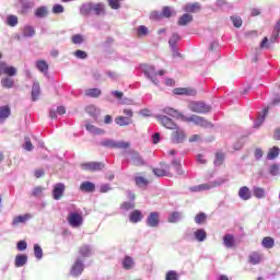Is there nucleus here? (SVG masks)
Wrapping results in <instances>:
<instances>
[{"label": "nucleus", "mask_w": 280, "mask_h": 280, "mask_svg": "<svg viewBox=\"0 0 280 280\" xmlns=\"http://www.w3.org/2000/svg\"><path fill=\"white\" fill-rule=\"evenodd\" d=\"M81 16H91L94 14L95 16H105L106 15V4L103 2H85L79 9Z\"/></svg>", "instance_id": "f257e3e1"}, {"label": "nucleus", "mask_w": 280, "mask_h": 280, "mask_svg": "<svg viewBox=\"0 0 280 280\" xmlns=\"http://www.w3.org/2000/svg\"><path fill=\"white\" fill-rule=\"evenodd\" d=\"M188 108L191 113H197L198 115H207V113H211V105H208L205 102L192 101L188 104Z\"/></svg>", "instance_id": "f03ea898"}, {"label": "nucleus", "mask_w": 280, "mask_h": 280, "mask_svg": "<svg viewBox=\"0 0 280 280\" xmlns=\"http://www.w3.org/2000/svg\"><path fill=\"white\" fill-rule=\"evenodd\" d=\"M102 148H114L115 150H128L130 142L115 141L113 139H103L98 143Z\"/></svg>", "instance_id": "7ed1b4c3"}, {"label": "nucleus", "mask_w": 280, "mask_h": 280, "mask_svg": "<svg viewBox=\"0 0 280 280\" xmlns=\"http://www.w3.org/2000/svg\"><path fill=\"white\" fill-rule=\"evenodd\" d=\"M140 69L148 80H150L155 86H159V79H156L159 72H156V68H154V66L143 63L140 66Z\"/></svg>", "instance_id": "20e7f679"}, {"label": "nucleus", "mask_w": 280, "mask_h": 280, "mask_svg": "<svg viewBox=\"0 0 280 280\" xmlns=\"http://www.w3.org/2000/svg\"><path fill=\"white\" fill-rule=\"evenodd\" d=\"M83 272H84V260H82V258L79 257L75 259L74 264L70 269V276H72L74 279H78V277H81Z\"/></svg>", "instance_id": "39448f33"}, {"label": "nucleus", "mask_w": 280, "mask_h": 280, "mask_svg": "<svg viewBox=\"0 0 280 280\" xmlns=\"http://www.w3.org/2000/svg\"><path fill=\"white\" fill-rule=\"evenodd\" d=\"M185 121L195 124V126H201V128H211V122H209L205 117L198 115H190L184 118Z\"/></svg>", "instance_id": "423d86ee"}, {"label": "nucleus", "mask_w": 280, "mask_h": 280, "mask_svg": "<svg viewBox=\"0 0 280 280\" xmlns=\"http://www.w3.org/2000/svg\"><path fill=\"white\" fill-rule=\"evenodd\" d=\"M187 139V133H185V130L177 127L174 129V131L171 135V141L175 144L185 143V140Z\"/></svg>", "instance_id": "0eeeda50"}, {"label": "nucleus", "mask_w": 280, "mask_h": 280, "mask_svg": "<svg viewBox=\"0 0 280 280\" xmlns=\"http://www.w3.org/2000/svg\"><path fill=\"white\" fill-rule=\"evenodd\" d=\"M34 217L31 213H25L22 215H16L12 219L11 226L13 229H19L21 224H27L30 220H32Z\"/></svg>", "instance_id": "6e6552de"}, {"label": "nucleus", "mask_w": 280, "mask_h": 280, "mask_svg": "<svg viewBox=\"0 0 280 280\" xmlns=\"http://www.w3.org/2000/svg\"><path fill=\"white\" fill-rule=\"evenodd\" d=\"M82 222H84V218H82V214L78 212H71L68 215V224H70L72 229H78L82 226Z\"/></svg>", "instance_id": "1a4fd4ad"}, {"label": "nucleus", "mask_w": 280, "mask_h": 280, "mask_svg": "<svg viewBox=\"0 0 280 280\" xmlns=\"http://www.w3.org/2000/svg\"><path fill=\"white\" fill-rule=\"evenodd\" d=\"M80 167L81 170H83V172H102V168L104 167V163L86 162V163H82Z\"/></svg>", "instance_id": "9d476101"}, {"label": "nucleus", "mask_w": 280, "mask_h": 280, "mask_svg": "<svg viewBox=\"0 0 280 280\" xmlns=\"http://www.w3.org/2000/svg\"><path fill=\"white\" fill-rule=\"evenodd\" d=\"M156 119L162 124V126H164V128H167L168 130H176L178 128V125H176L172 118L165 115H158Z\"/></svg>", "instance_id": "9b49d317"}, {"label": "nucleus", "mask_w": 280, "mask_h": 280, "mask_svg": "<svg viewBox=\"0 0 280 280\" xmlns=\"http://www.w3.org/2000/svg\"><path fill=\"white\" fill-rule=\"evenodd\" d=\"M36 36V30L32 25H25L22 31L21 35H16L18 40H23V38H34Z\"/></svg>", "instance_id": "f8f14e48"}, {"label": "nucleus", "mask_w": 280, "mask_h": 280, "mask_svg": "<svg viewBox=\"0 0 280 280\" xmlns=\"http://www.w3.org/2000/svg\"><path fill=\"white\" fill-rule=\"evenodd\" d=\"M128 154L130 156L132 165H135L136 167H141L145 165V161L143 160V158H141V154H139V152L128 151Z\"/></svg>", "instance_id": "ddd939ff"}, {"label": "nucleus", "mask_w": 280, "mask_h": 280, "mask_svg": "<svg viewBox=\"0 0 280 280\" xmlns=\"http://www.w3.org/2000/svg\"><path fill=\"white\" fill-rule=\"evenodd\" d=\"M159 224H161L159 212H151L147 218V226H150V229H156Z\"/></svg>", "instance_id": "4468645a"}, {"label": "nucleus", "mask_w": 280, "mask_h": 280, "mask_svg": "<svg viewBox=\"0 0 280 280\" xmlns=\"http://www.w3.org/2000/svg\"><path fill=\"white\" fill-rule=\"evenodd\" d=\"M4 73V75H8V78H14L16 75V68L14 66H8L4 61L0 62V74Z\"/></svg>", "instance_id": "2eb2a0df"}, {"label": "nucleus", "mask_w": 280, "mask_h": 280, "mask_svg": "<svg viewBox=\"0 0 280 280\" xmlns=\"http://www.w3.org/2000/svg\"><path fill=\"white\" fill-rule=\"evenodd\" d=\"M65 189H66L65 184H62V183L55 184L54 188H52L54 200H60V198H62V196H65Z\"/></svg>", "instance_id": "dca6fc26"}, {"label": "nucleus", "mask_w": 280, "mask_h": 280, "mask_svg": "<svg viewBox=\"0 0 280 280\" xmlns=\"http://www.w3.org/2000/svg\"><path fill=\"white\" fill-rule=\"evenodd\" d=\"M173 93L175 95H187L188 97H194L197 94L196 90L191 88H176Z\"/></svg>", "instance_id": "f3484780"}, {"label": "nucleus", "mask_w": 280, "mask_h": 280, "mask_svg": "<svg viewBox=\"0 0 280 280\" xmlns=\"http://www.w3.org/2000/svg\"><path fill=\"white\" fill-rule=\"evenodd\" d=\"M31 97L32 102H38V97H40V83L38 81L33 82Z\"/></svg>", "instance_id": "a211bd4d"}, {"label": "nucleus", "mask_w": 280, "mask_h": 280, "mask_svg": "<svg viewBox=\"0 0 280 280\" xmlns=\"http://www.w3.org/2000/svg\"><path fill=\"white\" fill-rule=\"evenodd\" d=\"M238 198L241 200H250L253 198V192L250 191V188L247 186H243L238 189Z\"/></svg>", "instance_id": "6ab92c4d"}, {"label": "nucleus", "mask_w": 280, "mask_h": 280, "mask_svg": "<svg viewBox=\"0 0 280 280\" xmlns=\"http://www.w3.org/2000/svg\"><path fill=\"white\" fill-rule=\"evenodd\" d=\"M34 14L36 19H47L49 16V8L46 5L38 7Z\"/></svg>", "instance_id": "aec40b11"}, {"label": "nucleus", "mask_w": 280, "mask_h": 280, "mask_svg": "<svg viewBox=\"0 0 280 280\" xmlns=\"http://www.w3.org/2000/svg\"><path fill=\"white\" fill-rule=\"evenodd\" d=\"M269 107H265L262 113L258 114L257 119L254 121V128H259L264 121H266V117L268 115Z\"/></svg>", "instance_id": "412c9836"}, {"label": "nucleus", "mask_w": 280, "mask_h": 280, "mask_svg": "<svg viewBox=\"0 0 280 280\" xmlns=\"http://www.w3.org/2000/svg\"><path fill=\"white\" fill-rule=\"evenodd\" d=\"M143 220V213L141 210H133L129 215V222L132 224H137Z\"/></svg>", "instance_id": "4be33fe9"}, {"label": "nucleus", "mask_w": 280, "mask_h": 280, "mask_svg": "<svg viewBox=\"0 0 280 280\" xmlns=\"http://www.w3.org/2000/svg\"><path fill=\"white\" fill-rule=\"evenodd\" d=\"M21 3V14H27L34 8V1L19 0Z\"/></svg>", "instance_id": "5701e85b"}, {"label": "nucleus", "mask_w": 280, "mask_h": 280, "mask_svg": "<svg viewBox=\"0 0 280 280\" xmlns=\"http://www.w3.org/2000/svg\"><path fill=\"white\" fill-rule=\"evenodd\" d=\"M184 218H185V215L183 214V212L174 211V212H172V213L168 215L167 221H168L171 224H176V223L180 222V220H183Z\"/></svg>", "instance_id": "b1692460"}, {"label": "nucleus", "mask_w": 280, "mask_h": 280, "mask_svg": "<svg viewBox=\"0 0 280 280\" xmlns=\"http://www.w3.org/2000/svg\"><path fill=\"white\" fill-rule=\"evenodd\" d=\"M224 183H229L228 178L224 177H218L217 179L207 183L209 189H215V187H222V185H224Z\"/></svg>", "instance_id": "393cba45"}, {"label": "nucleus", "mask_w": 280, "mask_h": 280, "mask_svg": "<svg viewBox=\"0 0 280 280\" xmlns=\"http://www.w3.org/2000/svg\"><path fill=\"white\" fill-rule=\"evenodd\" d=\"M12 115V110H10V106L4 105L0 107V124H3L8 117Z\"/></svg>", "instance_id": "a878e982"}, {"label": "nucleus", "mask_w": 280, "mask_h": 280, "mask_svg": "<svg viewBox=\"0 0 280 280\" xmlns=\"http://www.w3.org/2000/svg\"><path fill=\"white\" fill-rule=\"evenodd\" d=\"M80 189L85 194H93V191H95V184H93V182H83L80 185Z\"/></svg>", "instance_id": "bb28decb"}, {"label": "nucleus", "mask_w": 280, "mask_h": 280, "mask_svg": "<svg viewBox=\"0 0 280 280\" xmlns=\"http://www.w3.org/2000/svg\"><path fill=\"white\" fill-rule=\"evenodd\" d=\"M36 69L47 75L49 73V65L45 60H37L36 61Z\"/></svg>", "instance_id": "cd10ccee"}, {"label": "nucleus", "mask_w": 280, "mask_h": 280, "mask_svg": "<svg viewBox=\"0 0 280 280\" xmlns=\"http://www.w3.org/2000/svg\"><path fill=\"white\" fill-rule=\"evenodd\" d=\"M85 130H88V132H90L91 135H104L105 131L102 128H98L90 122L85 124Z\"/></svg>", "instance_id": "c85d7f7f"}, {"label": "nucleus", "mask_w": 280, "mask_h": 280, "mask_svg": "<svg viewBox=\"0 0 280 280\" xmlns=\"http://www.w3.org/2000/svg\"><path fill=\"white\" fill-rule=\"evenodd\" d=\"M15 268H23L27 264V255L19 254L15 256Z\"/></svg>", "instance_id": "c756f323"}, {"label": "nucleus", "mask_w": 280, "mask_h": 280, "mask_svg": "<svg viewBox=\"0 0 280 280\" xmlns=\"http://www.w3.org/2000/svg\"><path fill=\"white\" fill-rule=\"evenodd\" d=\"M191 21H194V15H191L189 13H185L179 18L178 25L184 27L185 25H189V23H191Z\"/></svg>", "instance_id": "7c9ffc66"}, {"label": "nucleus", "mask_w": 280, "mask_h": 280, "mask_svg": "<svg viewBox=\"0 0 280 280\" xmlns=\"http://www.w3.org/2000/svg\"><path fill=\"white\" fill-rule=\"evenodd\" d=\"M65 113H67L65 106H58L56 109H50L49 117L50 119H58V115H65Z\"/></svg>", "instance_id": "2f4dec72"}, {"label": "nucleus", "mask_w": 280, "mask_h": 280, "mask_svg": "<svg viewBox=\"0 0 280 280\" xmlns=\"http://www.w3.org/2000/svg\"><path fill=\"white\" fill-rule=\"evenodd\" d=\"M194 238L196 242H205V240H207V231H205V229H197L194 232Z\"/></svg>", "instance_id": "473e14b6"}, {"label": "nucleus", "mask_w": 280, "mask_h": 280, "mask_svg": "<svg viewBox=\"0 0 280 280\" xmlns=\"http://www.w3.org/2000/svg\"><path fill=\"white\" fill-rule=\"evenodd\" d=\"M4 23L9 27H16L19 25V16L14 14L7 15Z\"/></svg>", "instance_id": "72a5a7b5"}, {"label": "nucleus", "mask_w": 280, "mask_h": 280, "mask_svg": "<svg viewBox=\"0 0 280 280\" xmlns=\"http://www.w3.org/2000/svg\"><path fill=\"white\" fill-rule=\"evenodd\" d=\"M115 124L117 126H130V124H132V118L126 116H117L115 118Z\"/></svg>", "instance_id": "f704fd0d"}, {"label": "nucleus", "mask_w": 280, "mask_h": 280, "mask_svg": "<svg viewBox=\"0 0 280 280\" xmlns=\"http://www.w3.org/2000/svg\"><path fill=\"white\" fill-rule=\"evenodd\" d=\"M171 164L173 165L176 174L178 176H186L185 172L183 171V166L180 165V160L174 159Z\"/></svg>", "instance_id": "c9c22d12"}, {"label": "nucleus", "mask_w": 280, "mask_h": 280, "mask_svg": "<svg viewBox=\"0 0 280 280\" xmlns=\"http://www.w3.org/2000/svg\"><path fill=\"white\" fill-rule=\"evenodd\" d=\"M248 261L249 264H252L253 266H257L259 264H261V254L254 252L248 256Z\"/></svg>", "instance_id": "e433bc0d"}, {"label": "nucleus", "mask_w": 280, "mask_h": 280, "mask_svg": "<svg viewBox=\"0 0 280 280\" xmlns=\"http://www.w3.org/2000/svg\"><path fill=\"white\" fill-rule=\"evenodd\" d=\"M2 89H14V79L12 77H4L1 79Z\"/></svg>", "instance_id": "4c0bfd02"}, {"label": "nucleus", "mask_w": 280, "mask_h": 280, "mask_svg": "<svg viewBox=\"0 0 280 280\" xmlns=\"http://www.w3.org/2000/svg\"><path fill=\"white\" fill-rule=\"evenodd\" d=\"M223 244L225 248H233V246H235V237L231 234H225L223 237Z\"/></svg>", "instance_id": "58836bf2"}, {"label": "nucleus", "mask_w": 280, "mask_h": 280, "mask_svg": "<svg viewBox=\"0 0 280 280\" xmlns=\"http://www.w3.org/2000/svg\"><path fill=\"white\" fill-rule=\"evenodd\" d=\"M189 191H191L192 194H198L200 191H209V185L206 183L197 186H191L189 187Z\"/></svg>", "instance_id": "ea45409f"}, {"label": "nucleus", "mask_w": 280, "mask_h": 280, "mask_svg": "<svg viewBox=\"0 0 280 280\" xmlns=\"http://www.w3.org/2000/svg\"><path fill=\"white\" fill-rule=\"evenodd\" d=\"M80 255L82 257H91V255H93V247H91L90 245H83L80 247L79 250Z\"/></svg>", "instance_id": "a19ab883"}, {"label": "nucleus", "mask_w": 280, "mask_h": 280, "mask_svg": "<svg viewBox=\"0 0 280 280\" xmlns=\"http://www.w3.org/2000/svg\"><path fill=\"white\" fill-rule=\"evenodd\" d=\"M253 195L255 196V198H258V200H261L262 198H266V189L258 186H254Z\"/></svg>", "instance_id": "79ce46f5"}, {"label": "nucleus", "mask_w": 280, "mask_h": 280, "mask_svg": "<svg viewBox=\"0 0 280 280\" xmlns=\"http://www.w3.org/2000/svg\"><path fill=\"white\" fill-rule=\"evenodd\" d=\"M261 245L264 248H267V249L275 248V238L270 236H266L262 238Z\"/></svg>", "instance_id": "37998d69"}, {"label": "nucleus", "mask_w": 280, "mask_h": 280, "mask_svg": "<svg viewBox=\"0 0 280 280\" xmlns=\"http://www.w3.org/2000/svg\"><path fill=\"white\" fill-rule=\"evenodd\" d=\"M163 113H165V115H170V117H175L176 119H180V117H183V115L178 113V110L172 107H165L163 109Z\"/></svg>", "instance_id": "c03bdc74"}, {"label": "nucleus", "mask_w": 280, "mask_h": 280, "mask_svg": "<svg viewBox=\"0 0 280 280\" xmlns=\"http://www.w3.org/2000/svg\"><path fill=\"white\" fill-rule=\"evenodd\" d=\"M279 153H280L279 147H273V148L269 149V152L267 154V160L275 161V159H277V156H279Z\"/></svg>", "instance_id": "a18cd8bd"}, {"label": "nucleus", "mask_w": 280, "mask_h": 280, "mask_svg": "<svg viewBox=\"0 0 280 280\" xmlns=\"http://www.w3.org/2000/svg\"><path fill=\"white\" fill-rule=\"evenodd\" d=\"M86 97H100L102 95V90L98 88L89 89L85 91Z\"/></svg>", "instance_id": "49530a36"}, {"label": "nucleus", "mask_w": 280, "mask_h": 280, "mask_svg": "<svg viewBox=\"0 0 280 280\" xmlns=\"http://www.w3.org/2000/svg\"><path fill=\"white\" fill-rule=\"evenodd\" d=\"M197 10H200V3L195 2V3H187L184 7L185 12H197Z\"/></svg>", "instance_id": "de8ad7c7"}, {"label": "nucleus", "mask_w": 280, "mask_h": 280, "mask_svg": "<svg viewBox=\"0 0 280 280\" xmlns=\"http://www.w3.org/2000/svg\"><path fill=\"white\" fill-rule=\"evenodd\" d=\"M132 266H135V260L132 259V257H125L122 260V267L125 268V270H130Z\"/></svg>", "instance_id": "09e8293b"}, {"label": "nucleus", "mask_w": 280, "mask_h": 280, "mask_svg": "<svg viewBox=\"0 0 280 280\" xmlns=\"http://www.w3.org/2000/svg\"><path fill=\"white\" fill-rule=\"evenodd\" d=\"M135 182L137 187H140V188L148 187V185H150V182L145 179V177H141V176L136 177Z\"/></svg>", "instance_id": "8fccbe9b"}, {"label": "nucleus", "mask_w": 280, "mask_h": 280, "mask_svg": "<svg viewBox=\"0 0 280 280\" xmlns=\"http://www.w3.org/2000/svg\"><path fill=\"white\" fill-rule=\"evenodd\" d=\"M148 34H150V31L145 25L138 26L137 35L139 36V38H143V36H148Z\"/></svg>", "instance_id": "3c124183"}, {"label": "nucleus", "mask_w": 280, "mask_h": 280, "mask_svg": "<svg viewBox=\"0 0 280 280\" xmlns=\"http://www.w3.org/2000/svg\"><path fill=\"white\" fill-rule=\"evenodd\" d=\"M33 250H34V256L36 257V259H38V260L43 259V247H40V245L34 244Z\"/></svg>", "instance_id": "603ef678"}, {"label": "nucleus", "mask_w": 280, "mask_h": 280, "mask_svg": "<svg viewBox=\"0 0 280 280\" xmlns=\"http://www.w3.org/2000/svg\"><path fill=\"white\" fill-rule=\"evenodd\" d=\"M222 163H224V153L218 152L215 154L214 165H215V167H220V165H222Z\"/></svg>", "instance_id": "864d4df0"}, {"label": "nucleus", "mask_w": 280, "mask_h": 280, "mask_svg": "<svg viewBox=\"0 0 280 280\" xmlns=\"http://www.w3.org/2000/svg\"><path fill=\"white\" fill-rule=\"evenodd\" d=\"M85 113H88L90 117H97V107H95V105H89L85 108Z\"/></svg>", "instance_id": "5fc2aeb1"}, {"label": "nucleus", "mask_w": 280, "mask_h": 280, "mask_svg": "<svg viewBox=\"0 0 280 280\" xmlns=\"http://www.w3.org/2000/svg\"><path fill=\"white\" fill-rule=\"evenodd\" d=\"M196 224H203L207 222V214L205 212H200L195 217Z\"/></svg>", "instance_id": "6e6d98bb"}, {"label": "nucleus", "mask_w": 280, "mask_h": 280, "mask_svg": "<svg viewBox=\"0 0 280 280\" xmlns=\"http://www.w3.org/2000/svg\"><path fill=\"white\" fill-rule=\"evenodd\" d=\"M172 14H176V12L174 10H172L170 7H164L163 8L162 16H164V19L172 18Z\"/></svg>", "instance_id": "4d7b16f0"}, {"label": "nucleus", "mask_w": 280, "mask_h": 280, "mask_svg": "<svg viewBox=\"0 0 280 280\" xmlns=\"http://www.w3.org/2000/svg\"><path fill=\"white\" fill-rule=\"evenodd\" d=\"M178 40H180V35H178L177 33H174L168 40L170 47H176Z\"/></svg>", "instance_id": "13d9d810"}, {"label": "nucleus", "mask_w": 280, "mask_h": 280, "mask_svg": "<svg viewBox=\"0 0 280 280\" xmlns=\"http://www.w3.org/2000/svg\"><path fill=\"white\" fill-rule=\"evenodd\" d=\"M23 148L24 150H26V152H32V150H34V144H32V140H30V137L24 138Z\"/></svg>", "instance_id": "bf43d9fd"}, {"label": "nucleus", "mask_w": 280, "mask_h": 280, "mask_svg": "<svg viewBox=\"0 0 280 280\" xmlns=\"http://www.w3.org/2000/svg\"><path fill=\"white\" fill-rule=\"evenodd\" d=\"M72 43L73 45H82V43H84V36H82L81 34L73 35Z\"/></svg>", "instance_id": "052dcab7"}, {"label": "nucleus", "mask_w": 280, "mask_h": 280, "mask_svg": "<svg viewBox=\"0 0 280 280\" xmlns=\"http://www.w3.org/2000/svg\"><path fill=\"white\" fill-rule=\"evenodd\" d=\"M45 190L44 187L37 186L33 189L32 191V196H34L35 198H40V196H43V191Z\"/></svg>", "instance_id": "680f3d73"}, {"label": "nucleus", "mask_w": 280, "mask_h": 280, "mask_svg": "<svg viewBox=\"0 0 280 280\" xmlns=\"http://www.w3.org/2000/svg\"><path fill=\"white\" fill-rule=\"evenodd\" d=\"M165 280H178V272L170 270L168 272H166Z\"/></svg>", "instance_id": "e2e57ef3"}, {"label": "nucleus", "mask_w": 280, "mask_h": 280, "mask_svg": "<svg viewBox=\"0 0 280 280\" xmlns=\"http://www.w3.org/2000/svg\"><path fill=\"white\" fill-rule=\"evenodd\" d=\"M231 21H232L234 27H238V28L242 27V18L232 15Z\"/></svg>", "instance_id": "0e129e2a"}, {"label": "nucleus", "mask_w": 280, "mask_h": 280, "mask_svg": "<svg viewBox=\"0 0 280 280\" xmlns=\"http://www.w3.org/2000/svg\"><path fill=\"white\" fill-rule=\"evenodd\" d=\"M133 207H135V203L132 201H125L120 206V209H122V211H130Z\"/></svg>", "instance_id": "69168bd1"}, {"label": "nucleus", "mask_w": 280, "mask_h": 280, "mask_svg": "<svg viewBox=\"0 0 280 280\" xmlns=\"http://www.w3.org/2000/svg\"><path fill=\"white\" fill-rule=\"evenodd\" d=\"M269 174H271V176H279V164H272L269 167Z\"/></svg>", "instance_id": "338daca9"}, {"label": "nucleus", "mask_w": 280, "mask_h": 280, "mask_svg": "<svg viewBox=\"0 0 280 280\" xmlns=\"http://www.w3.org/2000/svg\"><path fill=\"white\" fill-rule=\"evenodd\" d=\"M279 33H280V30L273 27L270 43H277L279 40Z\"/></svg>", "instance_id": "774afa93"}]
</instances>
